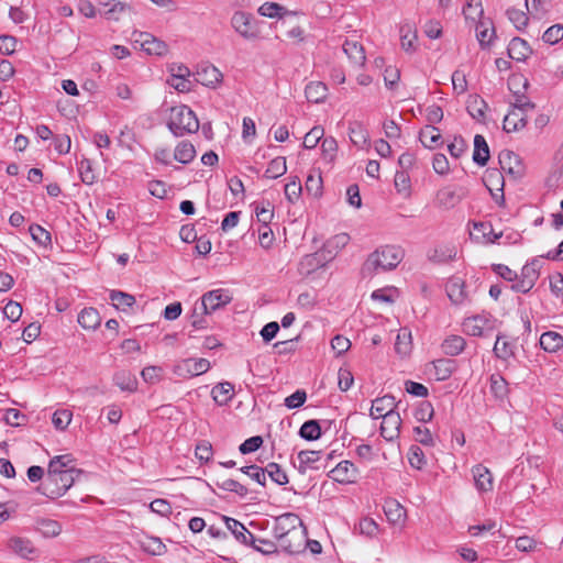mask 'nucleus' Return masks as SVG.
Segmentation results:
<instances>
[{"label":"nucleus","mask_w":563,"mask_h":563,"mask_svg":"<svg viewBox=\"0 0 563 563\" xmlns=\"http://www.w3.org/2000/svg\"><path fill=\"white\" fill-rule=\"evenodd\" d=\"M300 518L291 512L275 518L273 536L279 542L284 551L298 553L303 547V532L299 529Z\"/></svg>","instance_id":"obj_1"},{"label":"nucleus","mask_w":563,"mask_h":563,"mask_svg":"<svg viewBox=\"0 0 563 563\" xmlns=\"http://www.w3.org/2000/svg\"><path fill=\"white\" fill-rule=\"evenodd\" d=\"M404 258V251L399 246L386 245L373 252L366 260L363 271L373 273L378 269L390 271Z\"/></svg>","instance_id":"obj_2"},{"label":"nucleus","mask_w":563,"mask_h":563,"mask_svg":"<svg viewBox=\"0 0 563 563\" xmlns=\"http://www.w3.org/2000/svg\"><path fill=\"white\" fill-rule=\"evenodd\" d=\"M169 131L177 137L196 133L199 130V121L196 113L187 106L173 107L167 123Z\"/></svg>","instance_id":"obj_3"},{"label":"nucleus","mask_w":563,"mask_h":563,"mask_svg":"<svg viewBox=\"0 0 563 563\" xmlns=\"http://www.w3.org/2000/svg\"><path fill=\"white\" fill-rule=\"evenodd\" d=\"M81 474V471H67L62 474L46 476L36 490L51 499L58 498L74 485Z\"/></svg>","instance_id":"obj_4"},{"label":"nucleus","mask_w":563,"mask_h":563,"mask_svg":"<svg viewBox=\"0 0 563 563\" xmlns=\"http://www.w3.org/2000/svg\"><path fill=\"white\" fill-rule=\"evenodd\" d=\"M232 301V296L228 290L224 289H214L206 292L201 297V301L199 308L201 313H212L216 310L224 307L225 305Z\"/></svg>","instance_id":"obj_5"},{"label":"nucleus","mask_w":563,"mask_h":563,"mask_svg":"<svg viewBox=\"0 0 563 563\" xmlns=\"http://www.w3.org/2000/svg\"><path fill=\"white\" fill-rule=\"evenodd\" d=\"M232 27L244 38L252 40L258 36L254 18L246 12L236 11L231 19Z\"/></svg>","instance_id":"obj_6"},{"label":"nucleus","mask_w":563,"mask_h":563,"mask_svg":"<svg viewBox=\"0 0 563 563\" xmlns=\"http://www.w3.org/2000/svg\"><path fill=\"white\" fill-rule=\"evenodd\" d=\"M210 368L207 358H186L174 366V374L179 377H194L206 373Z\"/></svg>","instance_id":"obj_7"},{"label":"nucleus","mask_w":563,"mask_h":563,"mask_svg":"<svg viewBox=\"0 0 563 563\" xmlns=\"http://www.w3.org/2000/svg\"><path fill=\"white\" fill-rule=\"evenodd\" d=\"M401 417L397 411H389L384 413L383 422L380 424V435L386 441H394L399 437L401 428Z\"/></svg>","instance_id":"obj_8"},{"label":"nucleus","mask_w":563,"mask_h":563,"mask_svg":"<svg viewBox=\"0 0 563 563\" xmlns=\"http://www.w3.org/2000/svg\"><path fill=\"white\" fill-rule=\"evenodd\" d=\"M357 474L358 471L354 463L345 460L331 470L329 476L340 484H350L355 482Z\"/></svg>","instance_id":"obj_9"},{"label":"nucleus","mask_w":563,"mask_h":563,"mask_svg":"<svg viewBox=\"0 0 563 563\" xmlns=\"http://www.w3.org/2000/svg\"><path fill=\"white\" fill-rule=\"evenodd\" d=\"M222 518L225 522L228 530L231 531L236 541L244 545L255 544L257 538L252 532H250L242 522L227 516H223Z\"/></svg>","instance_id":"obj_10"},{"label":"nucleus","mask_w":563,"mask_h":563,"mask_svg":"<svg viewBox=\"0 0 563 563\" xmlns=\"http://www.w3.org/2000/svg\"><path fill=\"white\" fill-rule=\"evenodd\" d=\"M500 168L512 177H521L522 166L519 156L512 151L504 150L498 155Z\"/></svg>","instance_id":"obj_11"},{"label":"nucleus","mask_w":563,"mask_h":563,"mask_svg":"<svg viewBox=\"0 0 563 563\" xmlns=\"http://www.w3.org/2000/svg\"><path fill=\"white\" fill-rule=\"evenodd\" d=\"M195 78L197 82L203 86L214 87L217 84L220 82L222 74L216 66L206 64L199 66L195 74Z\"/></svg>","instance_id":"obj_12"},{"label":"nucleus","mask_w":563,"mask_h":563,"mask_svg":"<svg viewBox=\"0 0 563 563\" xmlns=\"http://www.w3.org/2000/svg\"><path fill=\"white\" fill-rule=\"evenodd\" d=\"M135 41L140 42L143 51L150 55L163 56L168 51L165 42L157 40L148 33H140L139 38Z\"/></svg>","instance_id":"obj_13"},{"label":"nucleus","mask_w":563,"mask_h":563,"mask_svg":"<svg viewBox=\"0 0 563 563\" xmlns=\"http://www.w3.org/2000/svg\"><path fill=\"white\" fill-rule=\"evenodd\" d=\"M507 52L508 56L517 62H523L532 54L530 45L521 37H514L508 45Z\"/></svg>","instance_id":"obj_14"},{"label":"nucleus","mask_w":563,"mask_h":563,"mask_svg":"<svg viewBox=\"0 0 563 563\" xmlns=\"http://www.w3.org/2000/svg\"><path fill=\"white\" fill-rule=\"evenodd\" d=\"M397 406L398 404L395 401L394 396L385 395L373 400L369 416L373 419L384 418L385 412L396 411L395 408Z\"/></svg>","instance_id":"obj_15"},{"label":"nucleus","mask_w":563,"mask_h":563,"mask_svg":"<svg viewBox=\"0 0 563 563\" xmlns=\"http://www.w3.org/2000/svg\"><path fill=\"white\" fill-rule=\"evenodd\" d=\"M349 136L351 142L358 148L368 145L369 134L365 125L360 121H353L349 124Z\"/></svg>","instance_id":"obj_16"},{"label":"nucleus","mask_w":563,"mask_h":563,"mask_svg":"<svg viewBox=\"0 0 563 563\" xmlns=\"http://www.w3.org/2000/svg\"><path fill=\"white\" fill-rule=\"evenodd\" d=\"M495 35V27L490 19L479 20L476 23V37L482 48L489 47Z\"/></svg>","instance_id":"obj_17"},{"label":"nucleus","mask_w":563,"mask_h":563,"mask_svg":"<svg viewBox=\"0 0 563 563\" xmlns=\"http://www.w3.org/2000/svg\"><path fill=\"white\" fill-rule=\"evenodd\" d=\"M489 320L485 316H473L466 318L463 322V331L467 335L483 336L485 329L488 328Z\"/></svg>","instance_id":"obj_18"},{"label":"nucleus","mask_w":563,"mask_h":563,"mask_svg":"<svg viewBox=\"0 0 563 563\" xmlns=\"http://www.w3.org/2000/svg\"><path fill=\"white\" fill-rule=\"evenodd\" d=\"M475 486L479 492H489L493 489V475L490 471L482 464L472 468Z\"/></svg>","instance_id":"obj_19"},{"label":"nucleus","mask_w":563,"mask_h":563,"mask_svg":"<svg viewBox=\"0 0 563 563\" xmlns=\"http://www.w3.org/2000/svg\"><path fill=\"white\" fill-rule=\"evenodd\" d=\"M34 529L44 538H55L62 532V525L49 518H36L34 521Z\"/></svg>","instance_id":"obj_20"},{"label":"nucleus","mask_w":563,"mask_h":563,"mask_svg":"<svg viewBox=\"0 0 563 563\" xmlns=\"http://www.w3.org/2000/svg\"><path fill=\"white\" fill-rule=\"evenodd\" d=\"M321 457V451L302 450L298 453L299 465L296 466L300 474H306L308 470H319L314 465Z\"/></svg>","instance_id":"obj_21"},{"label":"nucleus","mask_w":563,"mask_h":563,"mask_svg":"<svg viewBox=\"0 0 563 563\" xmlns=\"http://www.w3.org/2000/svg\"><path fill=\"white\" fill-rule=\"evenodd\" d=\"M321 255L318 254V251L311 254L305 255L299 264H298V273L301 276H309L312 273L317 272L319 268L324 267L322 260L320 258Z\"/></svg>","instance_id":"obj_22"},{"label":"nucleus","mask_w":563,"mask_h":563,"mask_svg":"<svg viewBox=\"0 0 563 563\" xmlns=\"http://www.w3.org/2000/svg\"><path fill=\"white\" fill-rule=\"evenodd\" d=\"M490 157L489 146L481 134L474 136L473 162L478 166H485Z\"/></svg>","instance_id":"obj_23"},{"label":"nucleus","mask_w":563,"mask_h":563,"mask_svg":"<svg viewBox=\"0 0 563 563\" xmlns=\"http://www.w3.org/2000/svg\"><path fill=\"white\" fill-rule=\"evenodd\" d=\"M464 288V282L460 277H453L448 282L445 289L448 297L453 303L464 302L467 297Z\"/></svg>","instance_id":"obj_24"},{"label":"nucleus","mask_w":563,"mask_h":563,"mask_svg":"<svg viewBox=\"0 0 563 563\" xmlns=\"http://www.w3.org/2000/svg\"><path fill=\"white\" fill-rule=\"evenodd\" d=\"M526 124L527 113L510 110L504 118L503 129L505 132L510 133L523 129Z\"/></svg>","instance_id":"obj_25"},{"label":"nucleus","mask_w":563,"mask_h":563,"mask_svg":"<svg viewBox=\"0 0 563 563\" xmlns=\"http://www.w3.org/2000/svg\"><path fill=\"white\" fill-rule=\"evenodd\" d=\"M540 346L548 353H555L563 347V335L555 331H547L540 336Z\"/></svg>","instance_id":"obj_26"},{"label":"nucleus","mask_w":563,"mask_h":563,"mask_svg":"<svg viewBox=\"0 0 563 563\" xmlns=\"http://www.w3.org/2000/svg\"><path fill=\"white\" fill-rule=\"evenodd\" d=\"M9 548L16 553L18 555L24 559H32V555L35 554L36 549L33 547L32 542L27 539L21 537H13L9 540Z\"/></svg>","instance_id":"obj_27"},{"label":"nucleus","mask_w":563,"mask_h":563,"mask_svg":"<svg viewBox=\"0 0 563 563\" xmlns=\"http://www.w3.org/2000/svg\"><path fill=\"white\" fill-rule=\"evenodd\" d=\"M441 139L440 130L432 124L426 125L419 133V140L427 148H434L441 145Z\"/></svg>","instance_id":"obj_28"},{"label":"nucleus","mask_w":563,"mask_h":563,"mask_svg":"<svg viewBox=\"0 0 563 563\" xmlns=\"http://www.w3.org/2000/svg\"><path fill=\"white\" fill-rule=\"evenodd\" d=\"M384 511L387 520L393 525H399L405 521L406 509L395 499L385 503Z\"/></svg>","instance_id":"obj_29"},{"label":"nucleus","mask_w":563,"mask_h":563,"mask_svg":"<svg viewBox=\"0 0 563 563\" xmlns=\"http://www.w3.org/2000/svg\"><path fill=\"white\" fill-rule=\"evenodd\" d=\"M78 323L86 330H96L101 323V317L97 309L85 308L78 314Z\"/></svg>","instance_id":"obj_30"},{"label":"nucleus","mask_w":563,"mask_h":563,"mask_svg":"<svg viewBox=\"0 0 563 563\" xmlns=\"http://www.w3.org/2000/svg\"><path fill=\"white\" fill-rule=\"evenodd\" d=\"M114 384L123 391H135L137 388V379L130 371H119L113 376Z\"/></svg>","instance_id":"obj_31"},{"label":"nucleus","mask_w":563,"mask_h":563,"mask_svg":"<svg viewBox=\"0 0 563 563\" xmlns=\"http://www.w3.org/2000/svg\"><path fill=\"white\" fill-rule=\"evenodd\" d=\"M342 48L353 64L360 66L364 65L366 56L364 48L361 44H358L355 41L346 40Z\"/></svg>","instance_id":"obj_32"},{"label":"nucleus","mask_w":563,"mask_h":563,"mask_svg":"<svg viewBox=\"0 0 563 563\" xmlns=\"http://www.w3.org/2000/svg\"><path fill=\"white\" fill-rule=\"evenodd\" d=\"M466 109L472 118L476 119L477 121H483L485 118V112L488 109V104L481 96L473 95L470 96Z\"/></svg>","instance_id":"obj_33"},{"label":"nucleus","mask_w":563,"mask_h":563,"mask_svg":"<svg viewBox=\"0 0 563 563\" xmlns=\"http://www.w3.org/2000/svg\"><path fill=\"white\" fill-rule=\"evenodd\" d=\"M328 88L321 81H311L306 86L305 95L309 102L319 103L327 98Z\"/></svg>","instance_id":"obj_34"},{"label":"nucleus","mask_w":563,"mask_h":563,"mask_svg":"<svg viewBox=\"0 0 563 563\" xmlns=\"http://www.w3.org/2000/svg\"><path fill=\"white\" fill-rule=\"evenodd\" d=\"M211 395L219 406H224L233 397V385L228 382L219 383L212 388Z\"/></svg>","instance_id":"obj_35"},{"label":"nucleus","mask_w":563,"mask_h":563,"mask_svg":"<svg viewBox=\"0 0 563 563\" xmlns=\"http://www.w3.org/2000/svg\"><path fill=\"white\" fill-rule=\"evenodd\" d=\"M299 435L306 441H316L322 435V426L318 420H308L299 429Z\"/></svg>","instance_id":"obj_36"},{"label":"nucleus","mask_w":563,"mask_h":563,"mask_svg":"<svg viewBox=\"0 0 563 563\" xmlns=\"http://www.w3.org/2000/svg\"><path fill=\"white\" fill-rule=\"evenodd\" d=\"M466 342L460 335H450L448 336L441 347L445 355L456 356L461 354L465 349Z\"/></svg>","instance_id":"obj_37"},{"label":"nucleus","mask_w":563,"mask_h":563,"mask_svg":"<svg viewBox=\"0 0 563 563\" xmlns=\"http://www.w3.org/2000/svg\"><path fill=\"white\" fill-rule=\"evenodd\" d=\"M434 373L438 380L448 379L456 368V362L451 358H439L433 361Z\"/></svg>","instance_id":"obj_38"},{"label":"nucleus","mask_w":563,"mask_h":563,"mask_svg":"<svg viewBox=\"0 0 563 563\" xmlns=\"http://www.w3.org/2000/svg\"><path fill=\"white\" fill-rule=\"evenodd\" d=\"M139 543L143 551L152 555H162L166 552V545L156 537L145 536Z\"/></svg>","instance_id":"obj_39"},{"label":"nucleus","mask_w":563,"mask_h":563,"mask_svg":"<svg viewBox=\"0 0 563 563\" xmlns=\"http://www.w3.org/2000/svg\"><path fill=\"white\" fill-rule=\"evenodd\" d=\"M196 157V148L195 146L188 142H180L174 152V158L180 164H189Z\"/></svg>","instance_id":"obj_40"},{"label":"nucleus","mask_w":563,"mask_h":563,"mask_svg":"<svg viewBox=\"0 0 563 563\" xmlns=\"http://www.w3.org/2000/svg\"><path fill=\"white\" fill-rule=\"evenodd\" d=\"M461 195H459L456 190L449 187L439 190L437 194V200L439 205L445 209L455 207L461 201Z\"/></svg>","instance_id":"obj_41"},{"label":"nucleus","mask_w":563,"mask_h":563,"mask_svg":"<svg viewBox=\"0 0 563 563\" xmlns=\"http://www.w3.org/2000/svg\"><path fill=\"white\" fill-rule=\"evenodd\" d=\"M110 299L117 309H121L123 311H125L126 308H130L135 303L134 296L120 290H111Z\"/></svg>","instance_id":"obj_42"},{"label":"nucleus","mask_w":563,"mask_h":563,"mask_svg":"<svg viewBox=\"0 0 563 563\" xmlns=\"http://www.w3.org/2000/svg\"><path fill=\"white\" fill-rule=\"evenodd\" d=\"M463 14L466 20H472L478 22L479 20H484V9L481 0H470L466 3V7L463 9Z\"/></svg>","instance_id":"obj_43"},{"label":"nucleus","mask_w":563,"mask_h":563,"mask_svg":"<svg viewBox=\"0 0 563 563\" xmlns=\"http://www.w3.org/2000/svg\"><path fill=\"white\" fill-rule=\"evenodd\" d=\"M542 258L541 256L533 257L521 268V275L536 284L540 276L539 272L542 267Z\"/></svg>","instance_id":"obj_44"},{"label":"nucleus","mask_w":563,"mask_h":563,"mask_svg":"<svg viewBox=\"0 0 563 563\" xmlns=\"http://www.w3.org/2000/svg\"><path fill=\"white\" fill-rule=\"evenodd\" d=\"M286 172V158L283 156H278L269 162L268 167L265 172V177L275 179L283 176Z\"/></svg>","instance_id":"obj_45"},{"label":"nucleus","mask_w":563,"mask_h":563,"mask_svg":"<svg viewBox=\"0 0 563 563\" xmlns=\"http://www.w3.org/2000/svg\"><path fill=\"white\" fill-rule=\"evenodd\" d=\"M104 7L110 8L106 10L102 14L107 20H113L119 21L120 14L123 13L125 10L130 9L129 4L125 2L111 0L109 2L102 3Z\"/></svg>","instance_id":"obj_46"},{"label":"nucleus","mask_w":563,"mask_h":563,"mask_svg":"<svg viewBox=\"0 0 563 563\" xmlns=\"http://www.w3.org/2000/svg\"><path fill=\"white\" fill-rule=\"evenodd\" d=\"M394 185L398 194L408 197L410 195V176L407 170H398L395 174Z\"/></svg>","instance_id":"obj_47"},{"label":"nucleus","mask_w":563,"mask_h":563,"mask_svg":"<svg viewBox=\"0 0 563 563\" xmlns=\"http://www.w3.org/2000/svg\"><path fill=\"white\" fill-rule=\"evenodd\" d=\"M490 390L496 398L504 399L508 393V384L506 379L499 374L490 376Z\"/></svg>","instance_id":"obj_48"},{"label":"nucleus","mask_w":563,"mask_h":563,"mask_svg":"<svg viewBox=\"0 0 563 563\" xmlns=\"http://www.w3.org/2000/svg\"><path fill=\"white\" fill-rule=\"evenodd\" d=\"M503 335H498L494 345V353L498 358L508 360L514 355L515 345L511 342L503 341Z\"/></svg>","instance_id":"obj_49"},{"label":"nucleus","mask_w":563,"mask_h":563,"mask_svg":"<svg viewBox=\"0 0 563 563\" xmlns=\"http://www.w3.org/2000/svg\"><path fill=\"white\" fill-rule=\"evenodd\" d=\"M506 15L508 20L514 24V26L519 31H521L528 25L529 18L527 13L522 10L509 8L506 11Z\"/></svg>","instance_id":"obj_50"},{"label":"nucleus","mask_w":563,"mask_h":563,"mask_svg":"<svg viewBox=\"0 0 563 563\" xmlns=\"http://www.w3.org/2000/svg\"><path fill=\"white\" fill-rule=\"evenodd\" d=\"M322 178L320 173L309 174L305 185L307 194L314 198H318L322 195Z\"/></svg>","instance_id":"obj_51"},{"label":"nucleus","mask_w":563,"mask_h":563,"mask_svg":"<svg viewBox=\"0 0 563 563\" xmlns=\"http://www.w3.org/2000/svg\"><path fill=\"white\" fill-rule=\"evenodd\" d=\"M32 239L42 246H47L52 243L51 233L40 224H31L29 228Z\"/></svg>","instance_id":"obj_52"},{"label":"nucleus","mask_w":563,"mask_h":563,"mask_svg":"<svg viewBox=\"0 0 563 563\" xmlns=\"http://www.w3.org/2000/svg\"><path fill=\"white\" fill-rule=\"evenodd\" d=\"M216 485L224 492L235 493L241 498H244L249 494V489L235 479L217 482Z\"/></svg>","instance_id":"obj_53"},{"label":"nucleus","mask_w":563,"mask_h":563,"mask_svg":"<svg viewBox=\"0 0 563 563\" xmlns=\"http://www.w3.org/2000/svg\"><path fill=\"white\" fill-rule=\"evenodd\" d=\"M400 41H401V47L406 52L415 51V42L417 41L416 31H412L409 25H402L400 27Z\"/></svg>","instance_id":"obj_54"},{"label":"nucleus","mask_w":563,"mask_h":563,"mask_svg":"<svg viewBox=\"0 0 563 563\" xmlns=\"http://www.w3.org/2000/svg\"><path fill=\"white\" fill-rule=\"evenodd\" d=\"M324 130L320 125L313 126L303 137V147L311 150L323 139Z\"/></svg>","instance_id":"obj_55"},{"label":"nucleus","mask_w":563,"mask_h":563,"mask_svg":"<svg viewBox=\"0 0 563 563\" xmlns=\"http://www.w3.org/2000/svg\"><path fill=\"white\" fill-rule=\"evenodd\" d=\"M78 170L80 174L81 181L86 185H92L96 180V176L92 170L91 161L88 158H82L78 163Z\"/></svg>","instance_id":"obj_56"},{"label":"nucleus","mask_w":563,"mask_h":563,"mask_svg":"<svg viewBox=\"0 0 563 563\" xmlns=\"http://www.w3.org/2000/svg\"><path fill=\"white\" fill-rule=\"evenodd\" d=\"M73 413L68 409L56 410L52 416V423L57 430H65L70 423Z\"/></svg>","instance_id":"obj_57"},{"label":"nucleus","mask_w":563,"mask_h":563,"mask_svg":"<svg viewBox=\"0 0 563 563\" xmlns=\"http://www.w3.org/2000/svg\"><path fill=\"white\" fill-rule=\"evenodd\" d=\"M240 471L243 474H245L249 477H251L256 483H258L260 485L265 486V484H266V475H265V471H264L263 467H261V466H258L256 464H253V465L243 466V467L240 468Z\"/></svg>","instance_id":"obj_58"},{"label":"nucleus","mask_w":563,"mask_h":563,"mask_svg":"<svg viewBox=\"0 0 563 563\" xmlns=\"http://www.w3.org/2000/svg\"><path fill=\"white\" fill-rule=\"evenodd\" d=\"M408 461L410 465L417 470H422L427 464L423 451L417 445H412L410 448L408 453Z\"/></svg>","instance_id":"obj_59"},{"label":"nucleus","mask_w":563,"mask_h":563,"mask_svg":"<svg viewBox=\"0 0 563 563\" xmlns=\"http://www.w3.org/2000/svg\"><path fill=\"white\" fill-rule=\"evenodd\" d=\"M255 551L264 554V555H272L278 553V547L277 544L268 539H258L256 540L254 545H251Z\"/></svg>","instance_id":"obj_60"},{"label":"nucleus","mask_w":563,"mask_h":563,"mask_svg":"<svg viewBox=\"0 0 563 563\" xmlns=\"http://www.w3.org/2000/svg\"><path fill=\"white\" fill-rule=\"evenodd\" d=\"M195 455L201 463H208L212 459V444L209 441H200L195 449Z\"/></svg>","instance_id":"obj_61"},{"label":"nucleus","mask_w":563,"mask_h":563,"mask_svg":"<svg viewBox=\"0 0 563 563\" xmlns=\"http://www.w3.org/2000/svg\"><path fill=\"white\" fill-rule=\"evenodd\" d=\"M563 38V25L554 24L550 26L542 35V40L548 44H556Z\"/></svg>","instance_id":"obj_62"},{"label":"nucleus","mask_w":563,"mask_h":563,"mask_svg":"<svg viewBox=\"0 0 563 563\" xmlns=\"http://www.w3.org/2000/svg\"><path fill=\"white\" fill-rule=\"evenodd\" d=\"M321 150H322V155L325 159H328L330 162L333 161V158L336 154V151H338V143H336L335 139L332 136L323 137L321 140Z\"/></svg>","instance_id":"obj_63"},{"label":"nucleus","mask_w":563,"mask_h":563,"mask_svg":"<svg viewBox=\"0 0 563 563\" xmlns=\"http://www.w3.org/2000/svg\"><path fill=\"white\" fill-rule=\"evenodd\" d=\"M307 399V393L303 389H297L290 396L285 398L284 405L289 409L301 407Z\"/></svg>","instance_id":"obj_64"}]
</instances>
